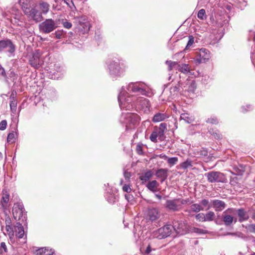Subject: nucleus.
Returning a JSON list of instances; mask_svg holds the SVG:
<instances>
[{
	"mask_svg": "<svg viewBox=\"0 0 255 255\" xmlns=\"http://www.w3.org/2000/svg\"><path fill=\"white\" fill-rule=\"evenodd\" d=\"M184 226L181 221L174 220L172 225V230H174L177 234H183L184 232Z\"/></svg>",
	"mask_w": 255,
	"mask_h": 255,
	"instance_id": "4be33fe9",
	"label": "nucleus"
},
{
	"mask_svg": "<svg viewBox=\"0 0 255 255\" xmlns=\"http://www.w3.org/2000/svg\"><path fill=\"white\" fill-rule=\"evenodd\" d=\"M243 227H244L248 232L255 234V224H247L246 226L243 225Z\"/></svg>",
	"mask_w": 255,
	"mask_h": 255,
	"instance_id": "a19ab883",
	"label": "nucleus"
},
{
	"mask_svg": "<svg viewBox=\"0 0 255 255\" xmlns=\"http://www.w3.org/2000/svg\"><path fill=\"white\" fill-rule=\"evenodd\" d=\"M180 120H183L188 124L192 123L193 120L189 116V114L187 113H183L180 116Z\"/></svg>",
	"mask_w": 255,
	"mask_h": 255,
	"instance_id": "4c0bfd02",
	"label": "nucleus"
},
{
	"mask_svg": "<svg viewBox=\"0 0 255 255\" xmlns=\"http://www.w3.org/2000/svg\"><path fill=\"white\" fill-rule=\"evenodd\" d=\"M19 3L25 14L27 13L26 11H30V9L34 8L36 5L33 0H19Z\"/></svg>",
	"mask_w": 255,
	"mask_h": 255,
	"instance_id": "ddd939ff",
	"label": "nucleus"
},
{
	"mask_svg": "<svg viewBox=\"0 0 255 255\" xmlns=\"http://www.w3.org/2000/svg\"><path fill=\"white\" fill-rule=\"evenodd\" d=\"M41 54L39 50H36L28 56V63L29 65L35 69L40 68L44 63L42 59L40 58Z\"/></svg>",
	"mask_w": 255,
	"mask_h": 255,
	"instance_id": "39448f33",
	"label": "nucleus"
},
{
	"mask_svg": "<svg viewBox=\"0 0 255 255\" xmlns=\"http://www.w3.org/2000/svg\"><path fill=\"white\" fill-rule=\"evenodd\" d=\"M142 85V84L140 82H131L128 84L127 90L129 92H132L144 95L146 94V91Z\"/></svg>",
	"mask_w": 255,
	"mask_h": 255,
	"instance_id": "1a4fd4ad",
	"label": "nucleus"
},
{
	"mask_svg": "<svg viewBox=\"0 0 255 255\" xmlns=\"http://www.w3.org/2000/svg\"><path fill=\"white\" fill-rule=\"evenodd\" d=\"M2 220L4 221L5 225V229L8 235L11 237L14 236V230L13 226L12 225L11 219L8 214L6 213H4V218H1Z\"/></svg>",
	"mask_w": 255,
	"mask_h": 255,
	"instance_id": "f8f14e48",
	"label": "nucleus"
},
{
	"mask_svg": "<svg viewBox=\"0 0 255 255\" xmlns=\"http://www.w3.org/2000/svg\"><path fill=\"white\" fill-rule=\"evenodd\" d=\"M168 169L167 168H160L157 169L155 175L157 178L160 179L161 183L163 182L168 177Z\"/></svg>",
	"mask_w": 255,
	"mask_h": 255,
	"instance_id": "412c9836",
	"label": "nucleus"
},
{
	"mask_svg": "<svg viewBox=\"0 0 255 255\" xmlns=\"http://www.w3.org/2000/svg\"><path fill=\"white\" fill-rule=\"evenodd\" d=\"M1 194L2 197L0 200V203L1 208L3 210H6L7 208V204L9 200V193L6 189L4 188L2 189L1 191Z\"/></svg>",
	"mask_w": 255,
	"mask_h": 255,
	"instance_id": "a211bd4d",
	"label": "nucleus"
},
{
	"mask_svg": "<svg viewBox=\"0 0 255 255\" xmlns=\"http://www.w3.org/2000/svg\"><path fill=\"white\" fill-rule=\"evenodd\" d=\"M84 21L85 19L82 18H78L76 19L75 32H77L79 35L88 33L90 30L89 24Z\"/></svg>",
	"mask_w": 255,
	"mask_h": 255,
	"instance_id": "6e6552de",
	"label": "nucleus"
},
{
	"mask_svg": "<svg viewBox=\"0 0 255 255\" xmlns=\"http://www.w3.org/2000/svg\"><path fill=\"white\" fill-rule=\"evenodd\" d=\"M168 117L165 114L158 113L154 115L152 121L154 123H157L164 121Z\"/></svg>",
	"mask_w": 255,
	"mask_h": 255,
	"instance_id": "393cba45",
	"label": "nucleus"
},
{
	"mask_svg": "<svg viewBox=\"0 0 255 255\" xmlns=\"http://www.w3.org/2000/svg\"><path fill=\"white\" fill-rule=\"evenodd\" d=\"M160 214L156 208H149L147 211V219L151 222H153L156 221L159 218Z\"/></svg>",
	"mask_w": 255,
	"mask_h": 255,
	"instance_id": "6ab92c4d",
	"label": "nucleus"
},
{
	"mask_svg": "<svg viewBox=\"0 0 255 255\" xmlns=\"http://www.w3.org/2000/svg\"><path fill=\"white\" fill-rule=\"evenodd\" d=\"M190 231L192 233H195L198 234H206L208 233L207 230L196 227H192L190 228Z\"/></svg>",
	"mask_w": 255,
	"mask_h": 255,
	"instance_id": "c9c22d12",
	"label": "nucleus"
},
{
	"mask_svg": "<svg viewBox=\"0 0 255 255\" xmlns=\"http://www.w3.org/2000/svg\"><path fill=\"white\" fill-rule=\"evenodd\" d=\"M235 213L238 215V221L240 223L248 221L250 218L248 212L244 208L236 209Z\"/></svg>",
	"mask_w": 255,
	"mask_h": 255,
	"instance_id": "2eb2a0df",
	"label": "nucleus"
},
{
	"mask_svg": "<svg viewBox=\"0 0 255 255\" xmlns=\"http://www.w3.org/2000/svg\"><path fill=\"white\" fill-rule=\"evenodd\" d=\"M201 205L204 208H206V210H208L211 208V200L209 201L208 199H203L200 201Z\"/></svg>",
	"mask_w": 255,
	"mask_h": 255,
	"instance_id": "473e14b6",
	"label": "nucleus"
},
{
	"mask_svg": "<svg viewBox=\"0 0 255 255\" xmlns=\"http://www.w3.org/2000/svg\"><path fill=\"white\" fill-rule=\"evenodd\" d=\"M210 58V53L205 48H201L196 52V58L194 59L196 65L206 63Z\"/></svg>",
	"mask_w": 255,
	"mask_h": 255,
	"instance_id": "0eeeda50",
	"label": "nucleus"
},
{
	"mask_svg": "<svg viewBox=\"0 0 255 255\" xmlns=\"http://www.w3.org/2000/svg\"><path fill=\"white\" fill-rule=\"evenodd\" d=\"M15 236L18 239H22L24 234V231L23 226H19L18 229H17V232H15Z\"/></svg>",
	"mask_w": 255,
	"mask_h": 255,
	"instance_id": "58836bf2",
	"label": "nucleus"
},
{
	"mask_svg": "<svg viewBox=\"0 0 255 255\" xmlns=\"http://www.w3.org/2000/svg\"><path fill=\"white\" fill-rule=\"evenodd\" d=\"M19 226H23L22 224H21L20 222H17L15 225L13 226L14 233L17 232V229H18Z\"/></svg>",
	"mask_w": 255,
	"mask_h": 255,
	"instance_id": "774afa93",
	"label": "nucleus"
},
{
	"mask_svg": "<svg viewBox=\"0 0 255 255\" xmlns=\"http://www.w3.org/2000/svg\"><path fill=\"white\" fill-rule=\"evenodd\" d=\"M208 132L209 134L213 136V137L217 140L221 139L223 138L222 134L220 133V131L217 129H214L210 128L208 129Z\"/></svg>",
	"mask_w": 255,
	"mask_h": 255,
	"instance_id": "b1692460",
	"label": "nucleus"
},
{
	"mask_svg": "<svg viewBox=\"0 0 255 255\" xmlns=\"http://www.w3.org/2000/svg\"><path fill=\"white\" fill-rule=\"evenodd\" d=\"M196 219L201 222H205V215L203 213H199L195 216Z\"/></svg>",
	"mask_w": 255,
	"mask_h": 255,
	"instance_id": "6e6d98bb",
	"label": "nucleus"
},
{
	"mask_svg": "<svg viewBox=\"0 0 255 255\" xmlns=\"http://www.w3.org/2000/svg\"><path fill=\"white\" fill-rule=\"evenodd\" d=\"M176 69L184 74H187L190 71V68L188 64H178Z\"/></svg>",
	"mask_w": 255,
	"mask_h": 255,
	"instance_id": "bb28decb",
	"label": "nucleus"
},
{
	"mask_svg": "<svg viewBox=\"0 0 255 255\" xmlns=\"http://www.w3.org/2000/svg\"><path fill=\"white\" fill-rule=\"evenodd\" d=\"M178 161V158L177 157H170L167 159V162L168 164L173 165L176 164Z\"/></svg>",
	"mask_w": 255,
	"mask_h": 255,
	"instance_id": "8fccbe9b",
	"label": "nucleus"
},
{
	"mask_svg": "<svg viewBox=\"0 0 255 255\" xmlns=\"http://www.w3.org/2000/svg\"><path fill=\"white\" fill-rule=\"evenodd\" d=\"M154 131L156 132L159 140H160V141H162L163 140H164L165 138L164 131L158 129L156 128H155Z\"/></svg>",
	"mask_w": 255,
	"mask_h": 255,
	"instance_id": "79ce46f5",
	"label": "nucleus"
},
{
	"mask_svg": "<svg viewBox=\"0 0 255 255\" xmlns=\"http://www.w3.org/2000/svg\"><path fill=\"white\" fill-rule=\"evenodd\" d=\"M151 251L152 249L151 246L148 245L144 251L142 252V254L143 255H148L151 252Z\"/></svg>",
	"mask_w": 255,
	"mask_h": 255,
	"instance_id": "13d9d810",
	"label": "nucleus"
},
{
	"mask_svg": "<svg viewBox=\"0 0 255 255\" xmlns=\"http://www.w3.org/2000/svg\"><path fill=\"white\" fill-rule=\"evenodd\" d=\"M6 47H8V52L11 54L13 53L15 50V46L10 39H6L0 40V51Z\"/></svg>",
	"mask_w": 255,
	"mask_h": 255,
	"instance_id": "4468645a",
	"label": "nucleus"
},
{
	"mask_svg": "<svg viewBox=\"0 0 255 255\" xmlns=\"http://www.w3.org/2000/svg\"><path fill=\"white\" fill-rule=\"evenodd\" d=\"M197 85L196 82L194 80L192 81L188 86V89L189 91L194 92L196 89Z\"/></svg>",
	"mask_w": 255,
	"mask_h": 255,
	"instance_id": "3c124183",
	"label": "nucleus"
},
{
	"mask_svg": "<svg viewBox=\"0 0 255 255\" xmlns=\"http://www.w3.org/2000/svg\"><path fill=\"white\" fill-rule=\"evenodd\" d=\"M109 69L110 73L113 76H120L122 73V70L120 67L119 61L112 60L109 62Z\"/></svg>",
	"mask_w": 255,
	"mask_h": 255,
	"instance_id": "9d476101",
	"label": "nucleus"
},
{
	"mask_svg": "<svg viewBox=\"0 0 255 255\" xmlns=\"http://www.w3.org/2000/svg\"><path fill=\"white\" fill-rule=\"evenodd\" d=\"M180 167L183 169H186L193 166V161L188 158L185 161L182 162L180 164Z\"/></svg>",
	"mask_w": 255,
	"mask_h": 255,
	"instance_id": "c756f323",
	"label": "nucleus"
},
{
	"mask_svg": "<svg viewBox=\"0 0 255 255\" xmlns=\"http://www.w3.org/2000/svg\"><path fill=\"white\" fill-rule=\"evenodd\" d=\"M57 27V23L52 18L45 19L38 25L40 32L44 34H48L52 32Z\"/></svg>",
	"mask_w": 255,
	"mask_h": 255,
	"instance_id": "f257e3e1",
	"label": "nucleus"
},
{
	"mask_svg": "<svg viewBox=\"0 0 255 255\" xmlns=\"http://www.w3.org/2000/svg\"><path fill=\"white\" fill-rule=\"evenodd\" d=\"M54 35L57 39H61L66 37V32L63 30H58L55 31Z\"/></svg>",
	"mask_w": 255,
	"mask_h": 255,
	"instance_id": "e433bc0d",
	"label": "nucleus"
},
{
	"mask_svg": "<svg viewBox=\"0 0 255 255\" xmlns=\"http://www.w3.org/2000/svg\"><path fill=\"white\" fill-rule=\"evenodd\" d=\"M223 213L222 214H217V216L215 215L214 222L218 225H223Z\"/></svg>",
	"mask_w": 255,
	"mask_h": 255,
	"instance_id": "ea45409f",
	"label": "nucleus"
},
{
	"mask_svg": "<svg viewBox=\"0 0 255 255\" xmlns=\"http://www.w3.org/2000/svg\"><path fill=\"white\" fill-rule=\"evenodd\" d=\"M235 174L238 175H242L245 171V166L240 164L238 166H235L233 168Z\"/></svg>",
	"mask_w": 255,
	"mask_h": 255,
	"instance_id": "c85d7f7f",
	"label": "nucleus"
},
{
	"mask_svg": "<svg viewBox=\"0 0 255 255\" xmlns=\"http://www.w3.org/2000/svg\"><path fill=\"white\" fill-rule=\"evenodd\" d=\"M165 64L168 66V71H171L176 66H178V64L177 62L172 61L171 60H166Z\"/></svg>",
	"mask_w": 255,
	"mask_h": 255,
	"instance_id": "f704fd0d",
	"label": "nucleus"
},
{
	"mask_svg": "<svg viewBox=\"0 0 255 255\" xmlns=\"http://www.w3.org/2000/svg\"><path fill=\"white\" fill-rule=\"evenodd\" d=\"M209 183L221 182L226 183L228 182L225 175L219 171H210L205 174Z\"/></svg>",
	"mask_w": 255,
	"mask_h": 255,
	"instance_id": "f03ea898",
	"label": "nucleus"
},
{
	"mask_svg": "<svg viewBox=\"0 0 255 255\" xmlns=\"http://www.w3.org/2000/svg\"><path fill=\"white\" fill-rule=\"evenodd\" d=\"M197 16L201 20L205 19L207 17L205 10L204 9H201L199 10L198 12Z\"/></svg>",
	"mask_w": 255,
	"mask_h": 255,
	"instance_id": "37998d69",
	"label": "nucleus"
},
{
	"mask_svg": "<svg viewBox=\"0 0 255 255\" xmlns=\"http://www.w3.org/2000/svg\"><path fill=\"white\" fill-rule=\"evenodd\" d=\"M25 15L30 19L34 20L36 22H40L43 19L41 12L34 8L30 9V11H26Z\"/></svg>",
	"mask_w": 255,
	"mask_h": 255,
	"instance_id": "9b49d317",
	"label": "nucleus"
},
{
	"mask_svg": "<svg viewBox=\"0 0 255 255\" xmlns=\"http://www.w3.org/2000/svg\"><path fill=\"white\" fill-rule=\"evenodd\" d=\"M180 203L182 205H185V204L190 205L193 203V201L190 200L189 198H187L186 199H181V200L180 199Z\"/></svg>",
	"mask_w": 255,
	"mask_h": 255,
	"instance_id": "5fc2aeb1",
	"label": "nucleus"
},
{
	"mask_svg": "<svg viewBox=\"0 0 255 255\" xmlns=\"http://www.w3.org/2000/svg\"><path fill=\"white\" fill-rule=\"evenodd\" d=\"M124 176L126 180H128L131 177V173L127 171H125Z\"/></svg>",
	"mask_w": 255,
	"mask_h": 255,
	"instance_id": "338daca9",
	"label": "nucleus"
},
{
	"mask_svg": "<svg viewBox=\"0 0 255 255\" xmlns=\"http://www.w3.org/2000/svg\"><path fill=\"white\" fill-rule=\"evenodd\" d=\"M123 190L124 191L127 193H130L131 191V189L128 184H125L123 187Z\"/></svg>",
	"mask_w": 255,
	"mask_h": 255,
	"instance_id": "680f3d73",
	"label": "nucleus"
},
{
	"mask_svg": "<svg viewBox=\"0 0 255 255\" xmlns=\"http://www.w3.org/2000/svg\"><path fill=\"white\" fill-rule=\"evenodd\" d=\"M208 151L206 148L202 147L199 151H198V154L200 157H206L208 155Z\"/></svg>",
	"mask_w": 255,
	"mask_h": 255,
	"instance_id": "c03bdc74",
	"label": "nucleus"
},
{
	"mask_svg": "<svg viewBox=\"0 0 255 255\" xmlns=\"http://www.w3.org/2000/svg\"><path fill=\"white\" fill-rule=\"evenodd\" d=\"M166 127H167V124L165 123H162L160 124L159 127L158 128H155L161 130L165 131V130L166 129Z\"/></svg>",
	"mask_w": 255,
	"mask_h": 255,
	"instance_id": "052dcab7",
	"label": "nucleus"
},
{
	"mask_svg": "<svg viewBox=\"0 0 255 255\" xmlns=\"http://www.w3.org/2000/svg\"><path fill=\"white\" fill-rule=\"evenodd\" d=\"M235 208H230L223 212V225L226 227H231L237 222V218L230 215L235 214Z\"/></svg>",
	"mask_w": 255,
	"mask_h": 255,
	"instance_id": "20e7f679",
	"label": "nucleus"
},
{
	"mask_svg": "<svg viewBox=\"0 0 255 255\" xmlns=\"http://www.w3.org/2000/svg\"><path fill=\"white\" fill-rule=\"evenodd\" d=\"M127 94V92L125 90V88L124 87H122L121 88V91H120L119 95H118V101L119 103V106L121 109H124L126 108L125 105L126 103H129L130 102L128 99L126 98V95Z\"/></svg>",
	"mask_w": 255,
	"mask_h": 255,
	"instance_id": "dca6fc26",
	"label": "nucleus"
},
{
	"mask_svg": "<svg viewBox=\"0 0 255 255\" xmlns=\"http://www.w3.org/2000/svg\"><path fill=\"white\" fill-rule=\"evenodd\" d=\"M7 126V122L6 120H2L0 123V130H3L6 129Z\"/></svg>",
	"mask_w": 255,
	"mask_h": 255,
	"instance_id": "4d7b16f0",
	"label": "nucleus"
},
{
	"mask_svg": "<svg viewBox=\"0 0 255 255\" xmlns=\"http://www.w3.org/2000/svg\"><path fill=\"white\" fill-rule=\"evenodd\" d=\"M158 185L159 184L156 180H152L147 183L146 187L150 191L154 192L157 191L156 188Z\"/></svg>",
	"mask_w": 255,
	"mask_h": 255,
	"instance_id": "cd10ccee",
	"label": "nucleus"
},
{
	"mask_svg": "<svg viewBox=\"0 0 255 255\" xmlns=\"http://www.w3.org/2000/svg\"><path fill=\"white\" fill-rule=\"evenodd\" d=\"M179 200V199L167 200L166 201L165 207L168 210L172 211H178L180 209V205L177 204V202Z\"/></svg>",
	"mask_w": 255,
	"mask_h": 255,
	"instance_id": "aec40b11",
	"label": "nucleus"
},
{
	"mask_svg": "<svg viewBox=\"0 0 255 255\" xmlns=\"http://www.w3.org/2000/svg\"><path fill=\"white\" fill-rule=\"evenodd\" d=\"M49 4L46 2L41 1L39 3V8L41 10L42 12L45 14L47 13L49 9Z\"/></svg>",
	"mask_w": 255,
	"mask_h": 255,
	"instance_id": "7c9ffc66",
	"label": "nucleus"
},
{
	"mask_svg": "<svg viewBox=\"0 0 255 255\" xmlns=\"http://www.w3.org/2000/svg\"><path fill=\"white\" fill-rule=\"evenodd\" d=\"M226 204L223 201L219 199L211 200V208H213L216 212H221L226 207Z\"/></svg>",
	"mask_w": 255,
	"mask_h": 255,
	"instance_id": "f3484780",
	"label": "nucleus"
},
{
	"mask_svg": "<svg viewBox=\"0 0 255 255\" xmlns=\"http://www.w3.org/2000/svg\"><path fill=\"white\" fill-rule=\"evenodd\" d=\"M194 41V37L192 35H189V40L187 43L185 48L184 50H187L189 47H190L193 44Z\"/></svg>",
	"mask_w": 255,
	"mask_h": 255,
	"instance_id": "de8ad7c7",
	"label": "nucleus"
},
{
	"mask_svg": "<svg viewBox=\"0 0 255 255\" xmlns=\"http://www.w3.org/2000/svg\"><path fill=\"white\" fill-rule=\"evenodd\" d=\"M136 153L139 155H143V152L142 149V145L141 144H137L136 147Z\"/></svg>",
	"mask_w": 255,
	"mask_h": 255,
	"instance_id": "864d4df0",
	"label": "nucleus"
},
{
	"mask_svg": "<svg viewBox=\"0 0 255 255\" xmlns=\"http://www.w3.org/2000/svg\"><path fill=\"white\" fill-rule=\"evenodd\" d=\"M215 213L213 211H209L205 215V222L214 221Z\"/></svg>",
	"mask_w": 255,
	"mask_h": 255,
	"instance_id": "2f4dec72",
	"label": "nucleus"
},
{
	"mask_svg": "<svg viewBox=\"0 0 255 255\" xmlns=\"http://www.w3.org/2000/svg\"><path fill=\"white\" fill-rule=\"evenodd\" d=\"M6 77V74L5 73V70L4 68L0 65V78L3 77L5 78Z\"/></svg>",
	"mask_w": 255,
	"mask_h": 255,
	"instance_id": "bf43d9fd",
	"label": "nucleus"
},
{
	"mask_svg": "<svg viewBox=\"0 0 255 255\" xmlns=\"http://www.w3.org/2000/svg\"><path fill=\"white\" fill-rule=\"evenodd\" d=\"M46 251H47V250L46 248H40L36 249L34 251V254L36 255H42L46 252Z\"/></svg>",
	"mask_w": 255,
	"mask_h": 255,
	"instance_id": "09e8293b",
	"label": "nucleus"
},
{
	"mask_svg": "<svg viewBox=\"0 0 255 255\" xmlns=\"http://www.w3.org/2000/svg\"><path fill=\"white\" fill-rule=\"evenodd\" d=\"M180 86H179V84H177L174 86H173V87H171L170 88V90L172 92H178L180 90V88H179Z\"/></svg>",
	"mask_w": 255,
	"mask_h": 255,
	"instance_id": "0e129e2a",
	"label": "nucleus"
},
{
	"mask_svg": "<svg viewBox=\"0 0 255 255\" xmlns=\"http://www.w3.org/2000/svg\"><path fill=\"white\" fill-rule=\"evenodd\" d=\"M172 227L170 224H166L155 231L154 236L158 239H165L171 234Z\"/></svg>",
	"mask_w": 255,
	"mask_h": 255,
	"instance_id": "423d86ee",
	"label": "nucleus"
},
{
	"mask_svg": "<svg viewBox=\"0 0 255 255\" xmlns=\"http://www.w3.org/2000/svg\"><path fill=\"white\" fill-rule=\"evenodd\" d=\"M15 135L13 132L9 133L7 137V141L8 143H12L15 142Z\"/></svg>",
	"mask_w": 255,
	"mask_h": 255,
	"instance_id": "a18cd8bd",
	"label": "nucleus"
},
{
	"mask_svg": "<svg viewBox=\"0 0 255 255\" xmlns=\"http://www.w3.org/2000/svg\"><path fill=\"white\" fill-rule=\"evenodd\" d=\"M153 173L151 170H148L145 172L142 173L139 177L140 180L143 182H146L148 181L152 176Z\"/></svg>",
	"mask_w": 255,
	"mask_h": 255,
	"instance_id": "a878e982",
	"label": "nucleus"
},
{
	"mask_svg": "<svg viewBox=\"0 0 255 255\" xmlns=\"http://www.w3.org/2000/svg\"><path fill=\"white\" fill-rule=\"evenodd\" d=\"M157 137H158V136L157 135V133L154 130L151 133L149 138L151 141L154 142H156L157 141Z\"/></svg>",
	"mask_w": 255,
	"mask_h": 255,
	"instance_id": "603ef678",
	"label": "nucleus"
},
{
	"mask_svg": "<svg viewBox=\"0 0 255 255\" xmlns=\"http://www.w3.org/2000/svg\"><path fill=\"white\" fill-rule=\"evenodd\" d=\"M0 247L2 249L4 253H7V249L4 242H1L0 243Z\"/></svg>",
	"mask_w": 255,
	"mask_h": 255,
	"instance_id": "69168bd1",
	"label": "nucleus"
},
{
	"mask_svg": "<svg viewBox=\"0 0 255 255\" xmlns=\"http://www.w3.org/2000/svg\"><path fill=\"white\" fill-rule=\"evenodd\" d=\"M191 209L193 212L195 213L199 212L201 211L204 210V208L200 204L197 203H192V205L191 206Z\"/></svg>",
	"mask_w": 255,
	"mask_h": 255,
	"instance_id": "72a5a7b5",
	"label": "nucleus"
},
{
	"mask_svg": "<svg viewBox=\"0 0 255 255\" xmlns=\"http://www.w3.org/2000/svg\"><path fill=\"white\" fill-rule=\"evenodd\" d=\"M12 214L15 220H21L22 222L27 220L26 212H25L23 205L19 203L14 204Z\"/></svg>",
	"mask_w": 255,
	"mask_h": 255,
	"instance_id": "7ed1b4c3",
	"label": "nucleus"
},
{
	"mask_svg": "<svg viewBox=\"0 0 255 255\" xmlns=\"http://www.w3.org/2000/svg\"><path fill=\"white\" fill-rule=\"evenodd\" d=\"M207 123L211 124L213 125H217L219 123L217 118L215 117L208 118L206 120Z\"/></svg>",
	"mask_w": 255,
	"mask_h": 255,
	"instance_id": "49530a36",
	"label": "nucleus"
},
{
	"mask_svg": "<svg viewBox=\"0 0 255 255\" xmlns=\"http://www.w3.org/2000/svg\"><path fill=\"white\" fill-rule=\"evenodd\" d=\"M10 108L11 112L15 113L17 108V100L16 98V92H12L9 97Z\"/></svg>",
	"mask_w": 255,
	"mask_h": 255,
	"instance_id": "5701e85b",
	"label": "nucleus"
},
{
	"mask_svg": "<svg viewBox=\"0 0 255 255\" xmlns=\"http://www.w3.org/2000/svg\"><path fill=\"white\" fill-rule=\"evenodd\" d=\"M62 24H63V26L65 28H68V29L70 28L72 26V23L68 21H63L62 22Z\"/></svg>",
	"mask_w": 255,
	"mask_h": 255,
	"instance_id": "e2e57ef3",
	"label": "nucleus"
}]
</instances>
